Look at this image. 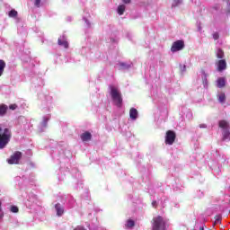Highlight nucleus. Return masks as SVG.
<instances>
[{
  "label": "nucleus",
  "mask_w": 230,
  "mask_h": 230,
  "mask_svg": "<svg viewBox=\"0 0 230 230\" xmlns=\"http://www.w3.org/2000/svg\"><path fill=\"white\" fill-rule=\"evenodd\" d=\"M109 89L111 90L110 94L111 96L113 105L121 109V107H123V95H121V92L114 85H110Z\"/></svg>",
  "instance_id": "1"
},
{
  "label": "nucleus",
  "mask_w": 230,
  "mask_h": 230,
  "mask_svg": "<svg viewBox=\"0 0 230 230\" xmlns=\"http://www.w3.org/2000/svg\"><path fill=\"white\" fill-rule=\"evenodd\" d=\"M12 139V130L8 128L0 127V149L4 148Z\"/></svg>",
  "instance_id": "2"
},
{
  "label": "nucleus",
  "mask_w": 230,
  "mask_h": 230,
  "mask_svg": "<svg viewBox=\"0 0 230 230\" xmlns=\"http://www.w3.org/2000/svg\"><path fill=\"white\" fill-rule=\"evenodd\" d=\"M152 230H166V221L161 216L155 217L152 221Z\"/></svg>",
  "instance_id": "3"
},
{
  "label": "nucleus",
  "mask_w": 230,
  "mask_h": 230,
  "mask_svg": "<svg viewBox=\"0 0 230 230\" xmlns=\"http://www.w3.org/2000/svg\"><path fill=\"white\" fill-rule=\"evenodd\" d=\"M177 139V134L173 130H167L165 133V145H173Z\"/></svg>",
  "instance_id": "4"
},
{
  "label": "nucleus",
  "mask_w": 230,
  "mask_h": 230,
  "mask_svg": "<svg viewBox=\"0 0 230 230\" xmlns=\"http://www.w3.org/2000/svg\"><path fill=\"white\" fill-rule=\"evenodd\" d=\"M21 159H22V153L20 151H16L7 160V163L9 164H19V161H21Z\"/></svg>",
  "instance_id": "5"
},
{
  "label": "nucleus",
  "mask_w": 230,
  "mask_h": 230,
  "mask_svg": "<svg viewBox=\"0 0 230 230\" xmlns=\"http://www.w3.org/2000/svg\"><path fill=\"white\" fill-rule=\"evenodd\" d=\"M184 40H178L174 41L171 47L172 53H177V51H182V49L184 48Z\"/></svg>",
  "instance_id": "6"
},
{
  "label": "nucleus",
  "mask_w": 230,
  "mask_h": 230,
  "mask_svg": "<svg viewBox=\"0 0 230 230\" xmlns=\"http://www.w3.org/2000/svg\"><path fill=\"white\" fill-rule=\"evenodd\" d=\"M217 71L222 72L226 71L227 69V62L226 59H219L217 63Z\"/></svg>",
  "instance_id": "7"
},
{
  "label": "nucleus",
  "mask_w": 230,
  "mask_h": 230,
  "mask_svg": "<svg viewBox=\"0 0 230 230\" xmlns=\"http://www.w3.org/2000/svg\"><path fill=\"white\" fill-rule=\"evenodd\" d=\"M80 137H81L82 141L84 143H85V142L91 141V139H93V135L91 134V132L85 131L84 133L81 134Z\"/></svg>",
  "instance_id": "8"
},
{
  "label": "nucleus",
  "mask_w": 230,
  "mask_h": 230,
  "mask_svg": "<svg viewBox=\"0 0 230 230\" xmlns=\"http://www.w3.org/2000/svg\"><path fill=\"white\" fill-rule=\"evenodd\" d=\"M58 46H64L66 49L69 48V43L66 40V37L62 36V38H58Z\"/></svg>",
  "instance_id": "9"
},
{
  "label": "nucleus",
  "mask_w": 230,
  "mask_h": 230,
  "mask_svg": "<svg viewBox=\"0 0 230 230\" xmlns=\"http://www.w3.org/2000/svg\"><path fill=\"white\" fill-rule=\"evenodd\" d=\"M137 116H138L137 110L136 108H131V109L129 110V118H130L131 119L136 120V119H137Z\"/></svg>",
  "instance_id": "10"
},
{
  "label": "nucleus",
  "mask_w": 230,
  "mask_h": 230,
  "mask_svg": "<svg viewBox=\"0 0 230 230\" xmlns=\"http://www.w3.org/2000/svg\"><path fill=\"white\" fill-rule=\"evenodd\" d=\"M55 209L57 211L58 217H62L64 215V208H62V205H60V203L55 205Z\"/></svg>",
  "instance_id": "11"
},
{
  "label": "nucleus",
  "mask_w": 230,
  "mask_h": 230,
  "mask_svg": "<svg viewBox=\"0 0 230 230\" xmlns=\"http://www.w3.org/2000/svg\"><path fill=\"white\" fill-rule=\"evenodd\" d=\"M219 128H222L223 130H227L229 128V122L226 120H220L218 122Z\"/></svg>",
  "instance_id": "12"
},
{
  "label": "nucleus",
  "mask_w": 230,
  "mask_h": 230,
  "mask_svg": "<svg viewBox=\"0 0 230 230\" xmlns=\"http://www.w3.org/2000/svg\"><path fill=\"white\" fill-rule=\"evenodd\" d=\"M217 87H218L219 89L224 88V86L226 85V77H219V78L217 80Z\"/></svg>",
  "instance_id": "13"
},
{
  "label": "nucleus",
  "mask_w": 230,
  "mask_h": 230,
  "mask_svg": "<svg viewBox=\"0 0 230 230\" xmlns=\"http://www.w3.org/2000/svg\"><path fill=\"white\" fill-rule=\"evenodd\" d=\"M6 112H8V105L0 104V116H5Z\"/></svg>",
  "instance_id": "14"
},
{
  "label": "nucleus",
  "mask_w": 230,
  "mask_h": 230,
  "mask_svg": "<svg viewBox=\"0 0 230 230\" xmlns=\"http://www.w3.org/2000/svg\"><path fill=\"white\" fill-rule=\"evenodd\" d=\"M4 67H6V62L4 60L0 59V76H3L4 73Z\"/></svg>",
  "instance_id": "15"
},
{
  "label": "nucleus",
  "mask_w": 230,
  "mask_h": 230,
  "mask_svg": "<svg viewBox=\"0 0 230 230\" xmlns=\"http://www.w3.org/2000/svg\"><path fill=\"white\" fill-rule=\"evenodd\" d=\"M126 6L125 4H120L118 6L117 12L119 13V15H123V13H125V10H126Z\"/></svg>",
  "instance_id": "16"
},
{
  "label": "nucleus",
  "mask_w": 230,
  "mask_h": 230,
  "mask_svg": "<svg viewBox=\"0 0 230 230\" xmlns=\"http://www.w3.org/2000/svg\"><path fill=\"white\" fill-rule=\"evenodd\" d=\"M226 139H230V130L228 129H224L223 131V141H226Z\"/></svg>",
  "instance_id": "17"
},
{
  "label": "nucleus",
  "mask_w": 230,
  "mask_h": 230,
  "mask_svg": "<svg viewBox=\"0 0 230 230\" xmlns=\"http://www.w3.org/2000/svg\"><path fill=\"white\" fill-rule=\"evenodd\" d=\"M217 58H224L225 54L224 50L222 49H217V53H216Z\"/></svg>",
  "instance_id": "18"
},
{
  "label": "nucleus",
  "mask_w": 230,
  "mask_h": 230,
  "mask_svg": "<svg viewBox=\"0 0 230 230\" xmlns=\"http://www.w3.org/2000/svg\"><path fill=\"white\" fill-rule=\"evenodd\" d=\"M134 226H136V222L134 220L128 219L127 221L126 227H128V229H132V227H134Z\"/></svg>",
  "instance_id": "19"
},
{
  "label": "nucleus",
  "mask_w": 230,
  "mask_h": 230,
  "mask_svg": "<svg viewBox=\"0 0 230 230\" xmlns=\"http://www.w3.org/2000/svg\"><path fill=\"white\" fill-rule=\"evenodd\" d=\"M218 101L220 102V103H224V102H226V93H220L218 95Z\"/></svg>",
  "instance_id": "20"
},
{
  "label": "nucleus",
  "mask_w": 230,
  "mask_h": 230,
  "mask_svg": "<svg viewBox=\"0 0 230 230\" xmlns=\"http://www.w3.org/2000/svg\"><path fill=\"white\" fill-rule=\"evenodd\" d=\"M17 11H15V9H13L9 12V17H17Z\"/></svg>",
  "instance_id": "21"
},
{
  "label": "nucleus",
  "mask_w": 230,
  "mask_h": 230,
  "mask_svg": "<svg viewBox=\"0 0 230 230\" xmlns=\"http://www.w3.org/2000/svg\"><path fill=\"white\" fill-rule=\"evenodd\" d=\"M11 213H19V208L17 206H11Z\"/></svg>",
  "instance_id": "22"
},
{
  "label": "nucleus",
  "mask_w": 230,
  "mask_h": 230,
  "mask_svg": "<svg viewBox=\"0 0 230 230\" xmlns=\"http://www.w3.org/2000/svg\"><path fill=\"white\" fill-rule=\"evenodd\" d=\"M215 224H218V223H220L221 222V220H222V217L221 216H216L215 217Z\"/></svg>",
  "instance_id": "23"
},
{
  "label": "nucleus",
  "mask_w": 230,
  "mask_h": 230,
  "mask_svg": "<svg viewBox=\"0 0 230 230\" xmlns=\"http://www.w3.org/2000/svg\"><path fill=\"white\" fill-rule=\"evenodd\" d=\"M213 39L214 40H218V39H220V35L218 34V32L213 33Z\"/></svg>",
  "instance_id": "24"
},
{
  "label": "nucleus",
  "mask_w": 230,
  "mask_h": 230,
  "mask_svg": "<svg viewBox=\"0 0 230 230\" xmlns=\"http://www.w3.org/2000/svg\"><path fill=\"white\" fill-rule=\"evenodd\" d=\"M40 1L42 0H34V4L37 6V8H40Z\"/></svg>",
  "instance_id": "25"
},
{
  "label": "nucleus",
  "mask_w": 230,
  "mask_h": 230,
  "mask_svg": "<svg viewBox=\"0 0 230 230\" xmlns=\"http://www.w3.org/2000/svg\"><path fill=\"white\" fill-rule=\"evenodd\" d=\"M9 109H10L11 111H15V109H17V104H11V105L9 106Z\"/></svg>",
  "instance_id": "26"
},
{
  "label": "nucleus",
  "mask_w": 230,
  "mask_h": 230,
  "mask_svg": "<svg viewBox=\"0 0 230 230\" xmlns=\"http://www.w3.org/2000/svg\"><path fill=\"white\" fill-rule=\"evenodd\" d=\"M124 4H130L132 3V0H122Z\"/></svg>",
  "instance_id": "27"
},
{
  "label": "nucleus",
  "mask_w": 230,
  "mask_h": 230,
  "mask_svg": "<svg viewBox=\"0 0 230 230\" xmlns=\"http://www.w3.org/2000/svg\"><path fill=\"white\" fill-rule=\"evenodd\" d=\"M74 230H85V228H84V226H77Z\"/></svg>",
  "instance_id": "28"
},
{
  "label": "nucleus",
  "mask_w": 230,
  "mask_h": 230,
  "mask_svg": "<svg viewBox=\"0 0 230 230\" xmlns=\"http://www.w3.org/2000/svg\"><path fill=\"white\" fill-rule=\"evenodd\" d=\"M206 127H207L206 124H201V125H199V128H206Z\"/></svg>",
  "instance_id": "29"
},
{
  "label": "nucleus",
  "mask_w": 230,
  "mask_h": 230,
  "mask_svg": "<svg viewBox=\"0 0 230 230\" xmlns=\"http://www.w3.org/2000/svg\"><path fill=\"white\" fill-rule=\"evenodd\" d=\"M46 125H48V119H44V127H46Z\"/></svg>",
  "instance_id": "30"
},
{
  "label": "nucleus",
  "mask_w": 230,
  "mask_h": 230,
  "mask_svg": "<svg viewBox=\"0 0 230 230\" xmlns=\"http://www.w3.org/2000/svg\"><path fill=\"white\" fill-rule=\"evenodd\" d=\"M1 206H2V203L0 201V217H3V215L1 214V211H3V208H1Z\"/></svg>",
  "instance_id": "31"
},
{
  "label": "nucleus",
  "mask_w": 230,
  "mask_h": 230,
  "mask_svg": "<svg viewBox=\"0 0 230 230\" xmlns=\"http://www.w3.org/2000/svg\"><path fill=\"white\" fill-rule=\"evenodd\" d=\"M120 66H121V67H127V64H125V63H120Z\"/></svg>",
  "instance_id": "32"
},
{
  "label": "nucleus",
  "mask_w": 230,
  "mask_h": 230,
  "mask_svg": "<svg viewBox=\"0 0 230 230\" xmlns=\"http://www.w3.org/2000/svg\"><path fill=\"white\" fill-rule=\"evenodd\" d=\"M226 14L230 15V8L226 11Z\"/></svg>",
  "instance_id": "33"
},
{
  "label": "nucleus",
  "mask_w": 230,
  "mask_h": 230,
  "mask_svg": "<svg viewBox=\"0 0 230 230\" xmlns=\"http://www.w3.org/2000/svg\"><path fill=\"white\" fill-rule=\"evenodd\" d=\"M175 3H176V4L181 3V0H175Z\"/></svg>",
  "instance_id": "34"
},
{
  "label": "nucleus",
  "mask_w": 230,
  "mask_h": 230,
  "mask_svg": "<svg viewBox=\"0 0 230 230\" xmlns=\"http://www.w3.org/2000/svg\"><path fill=\"white\" fill-rule=\"evenodd\" d=\"M156 203H157L156 201L152 202L153 206H155Z\"/></svg>",
  "instance_id": "35"
},
{
  "label": "nucleus",
  "mask_w": 230,
  "mask_h": 230,
  "mask_svg": "<svg viewBox=\"0 0 230 230\" xmlns=\"http://www.w3.org/2000/svg\"><path fill=\"white\" fill-rule=\"evenodd\" d=\"M199 230H204V227H200Z\"/></svg>",
  "instance_id": "36"
}]
</instances>
